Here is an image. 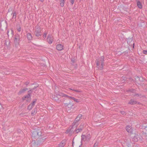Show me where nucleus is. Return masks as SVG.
I'll list each match as a JSON object with an SVG mask.
<instances>
[{
  "mask_svg": "<svg viewBox=\"0 0 147 147\" xmlns=\"http://www.w3.org/2000/svg\"><path fill=\"white\" fill-rule=\"evenodd\" d=\"M132 39L131 38L130 39H128L127 40V43H128V44H130V43L132 42Z\"/></svg>",
  "mask_w": 147,
  "mask_h": 147,
  "instance_id": "obj_29",
  "label": "nucleus"
},
{
  "mask_svg": "<svg viewBox=\"0 0 147 147\" xmlns=\"http://www.w3.org/2000/svg\"><path fill=\"white\" fill-rule=\"evenodd\" d=\"M29 83V82L28 81L26 82L25 83V84L26 86H27Z\"/></svg>",
  "mask_w": 147,
  "mask_h": 147,
  "instance_id": "obj_37",
  "label": "nucleus"
},
{
  "mask_svg": "<svg viewBox=\"0 0 147 147\" xmlns=\"http://www.w3.org/2000/svg\"><path fill=\"white\" fill-rule=\"evenodd\" d=\"M91 137V135L90 134H88L86 135H82L81 136V143L83 142H88Z\"/></svg>",
  "mask_w": 147,
  "mask_h": 147,
  "instance_id": "obj_3",
  "label": "nucleus"
},
{
  "mask_svg": "<svg viewBox=\"0 0 147 147\" xmlns=\"http://www.w3.org/2000/svg\"><path fill=\"white\" fill-rule=\"evenodd\" d=\"M82 115L81 114H79L78 115L77 117L72 123V126L71 127H69L66 131L65 133L66 134L70 133L71 134L73 133L74 129L73 127L76 126L77 127L78 125V122L82 117Z\"/></svg>",
  "mask_w": 147,
  "mask_h": 147,
  "instance_id": "obj_1",
  "label": "nucleus"
},
{
  "mask_svg": "<svg viewBox=\"0 0 147 147\" xmlns=\"http://www.w3.org/2000/svg\"><path fill=\"white\" fill-rule=\"evenodd\" d=\"M47 34V33L46 32H45L44 33L43 36V38H45L46 37Z\"/></svg>",
  "mask_w": 147,
  "mask_h": 147,
  "instance_id": "obj_32",
  "label": "nucleus"
},
{
  "mask_svg": "<svg viewBox=\"0 0 147 147\" xmlns=\"http://www.w3.org/2000/svg\"><path fill=\"white\" fill-rule=\"evenodd\" d=\"M74 91L76 92H82V91L81 90H74Z\"/></svg>",
  "mask_w": 147,
  "mask_h": 147,
  "instance_id": "obj_36",
  "label": "nucleus"
},
{
  "mask_svg": "<svg viewBox=\"0 0 147 147\" xmlns=\"http://www.w3.org/2000/svg\"><path fill=\"white\" fill-rule=\"evenodd\" d=\"M82 129H81L79 127V128L77 129H76L75 130V131L76 133H78L79 132H80L82 131Z\"/></svg>",
  "mask_w": 147,
  "mask_h": 147,
  "instance_id": "obj_20",
  "label": "nucleus"
},
{
  "mask_svg": "<svg viewBox=\"0 0 147 147\" xmlns=\"http://www.w3.org/2000/svg\"><path fill=\"white\" fill-rule=\"evenodd\" d=\"M130 80L131 81L132 80V79L131 78H130Z\"/></svg>",
  "mask_w": 147,
  "mask_h": 147,
  "instance_id": "obj_47",
  "label": "nucleus"
},
{
  "mask_svg": "<svg viewBox=\"0 0 147 147\" xmlns=\"http://www.w3.org/2000/svg\"><path fill=\"white\" fill-rule=\"evenodd\" d=\"M135 95H136V96H139L140 97L141 96V94H136Z\"/></svg>",
  "mask_w": 147,
  "mask_h": 147,
  "instance_id": "obj_41",
  "label": "nucleus"
},
{
  "mask_svg": "<svg viewBox=\"0 0 147 147\" xmlns=\"http://www.w3.org/2000/svg\"><path fill=\"white\" fill-rule=\"evenodd\" d=\"M142 53L143 54H144L147 55V50H144L143 51Z\"/></svg>",
  "mask_w": 147,
  "mask_h": 147,
  "instance_id": "obj_33",
  "label": "nucleus"
},
{
  "mask_svg": "<svg viewBox=\"0 0 147 147\" xmlns=\"http://www.w3.org/2000/svg\"><path fill=\"white\" fill-rule=\"evenodd\" d=\"M142 128L144 129H146L147 128V125H144V124L142 125Z\"/></svg>",
  "mask_w": 147,
  "mask_h": 147,
  "instance_id": "obj_30",
  "label": "nucleus"
},
{
  "mask_svg": "<svg viewBox=\"0 0 147 147\" xmlns=\"http://www.w3.org/2000/svg\"><path fill=\"white\" fill-rule=\"evenodd\" d=\"M145 136L146 137V139L147 140V131L145 133Z\"/></svg>",
  "mask_w": 147,
  "mask_h": 147,
  "instance_id": "obj_40",
  "label": "nucleus"
},
{
  "mask_svg": "<svg viewBox=\"0 0 147 147\" xmlns=\"http://www.w3.org/2000/svg\"><path fill=\"white\" fill-rule=\"evenodd\" d=\"M27 90H28V89L27 88L21 89L18 92V94L19 95L21 94L22 93H24V92L26 91Z\"/></svg>",
  "mask_w": 147,
  "mask_h": 147,
  "instance_id": "obj_15",
  "label": "nucleus"
},
{
  "mask_svg": "<svg viewBox=\"0 0 147 147\" xmlns=\"http://www.w3.org/2000/svg\"><path fill=\"white\" fill-rule=\"evenodd\" d=\"M74 97H71V96H69V99H72V98H74Z\"/></svg>",
  "mask_w": 147,
  "mask_h": 147,
  "instance_id": "obj_42",
  "label": "nucleus"
},
{
  "mask_svg": "<svg viewBox=\"0 0 147 147\" xmlns=\"http://www.w3.org/2000/svg\"><path fill=\"white\" fill-rule=\"evenodd\" d=\"M140 103L139 102H137L134 100V99H131L128 102V104L131 105H134L136 104H139Z\"/></svg>",
  "mask_w": 147,
  "mask_h": 147,
  "instance_id": "obj_11",
  "label": "nucleus"
},
{
  "mask_svg": "<svg viewBox=\"0 0 147 147\" xmlns=\"http://www.w3.org/2000/svg\"><path fill=\"white\" fill-rule=\"evenodd\" d=\"M98 143L96 142L94 144L93 147H98Z\"/></svg>",
  "mask_w": 147,
  "mask_h": 147,
  "instance_id": "obj_31",
  "label": "nucleus"
},
{
  "mask_svg": "<svg viewBox=\"0 0 147 147\" xmlns=\"http://www.w3.org/2000/svg\"><path fill=\"white\" fill-rule=\"evenodd\" d=\"M70 2L72 5H73L74 2V0H70Z\"/></svg>",
  "mask_w": 147,
  "mask_h": 147,
  "instance_id": "obj_38",
  "label": "nucleus"
},
{
  "mask_svg": "<svg viewBox=\"0 0 147 147\" xmlns=\"http://www.w3.org/2000/svg\"><path fill=\"white\" fill-rule=\"evenodd\" d=\"M9 30H8L7 31V35H8V36H9Z\"/></svg>",
  "mask_w": 147,
  "mask_h": 147,
  "instance_id": "obj_43",
  "label": "nucleus"
},
{
  "mask_svg": "<svg viewBox=\"0 0 147 147\" xmlns=\"http://www.w3.org/2000/svg\"><path fill=\"white\" fill-rule=\"evenodd\" d=\"M40 1L41 2H43L44 0H40Z\"/></svg>",
  "mask_w": 147,
  "mask_h": 147,
  "instance_id": "obj_46",
  "label": "nucleus"
},
{
  "mask_svg": "<svg viewBox=\"0 0 147 147\" xmlns=\"http://www.w3.org/2000/svg\"><path fill=\"white\" fill-rule=\"evenodd\" d=\"M32 90L31 89V90L28 91V94L22 98L23 100H25L27 99L26 101L28 102L30 100V94L32 92Z\"/></svg>",
  "mask_w": 147,
  "mask_h": 147,
  "instance_id": "obj_7",
  "label": "nucleus"
},
{
  "mask_svg": "<svg viewBox=\"0 0 147 147\" xmlns=\"http://www.w3.org/2000/svg\"><path fill=\"white\" fill-rule=\"evenodd\" d=\"M34 134H35L36 135H38V133L36 131H34L32 133V136L33 137H35V136L34 135Z\"/></svg>",
  "mask_w": 147,
  "mask_h": 147,
  "instance_id": "obj_23",
  "label": "nucleus"
},
{
  "mask_svg": "<svg viewBox=\"0 0 147 147\" xmlns=\"http://www.w3.org/2000/svg\"><path fill=\"white\" fill-rule=\"evenodd\" d=\"M104 57L103 56L96 59V66L98 69L100 70H102L103 69L104 65Z\"/></svg>",
  "mask_w": 147,
  "mask_h": 147,
  "instance_id": "obj_2",
  "label": "nucleus"
},
{
  "mask_svg": "<svg viewBox=\"0 0 147 147\" xmlns=\"http://www.w3.org/2000/svg\"><path fill=\"white\" fill-rule=\"evenodd\" d=\"M142 137L140 135H136L133 138V140L135 142H137L139 140H142Z\"/></svg>",
  "mask_w": 147,
  "mask_h": 147,
  "instance_id": "obj_8",
  "label": "nucleus"
},
{
  "mask_svg": "<svg viewBox=\"0 0 147 147\" xmlns=\"http://www.w3.org/2000/svg\"><path fill=\"white\" fill-rule=\"evenodd\" d=\"M44 141L43 139L42 138H40L38 140H33L32 141V144H33L34 146H37L40 145L42 144V143Z\"/></svg>",
  "mask_w": 147,
  "mask_h": 147,
  "instance_id": "obj_6",
  "label": "nucleus"
},
{
  "mask_svg": "<svg viewBox=\"0 0 147 147\" xmlns=\"http://www.w3.org/2000/svg\"><path fill=\"white\" fill-rule=\"evenodd\" d=\"M36 99H35L34 100V101L32 102L30 104H31L32 105L33 107L35 103L36 102Z\"/></svg>",
  "mask_w": 147,
  "mask_h": 147,
  "instance_id": "obj_26",
  "label": "nucleus"
},
{
  "mask_svg": "<svg viewBox=\"0 0 147 147\" xmlns=\"http://www.w3.org/2000/svg\"><path fill=\"white\" fill-rule=\"evenodd\" d=\"M17 30H18V31L19 32H20L21 31V27H18L17 28Z\"/></svg>",
  "mask_w": 147,
  "mask_h": 147,
  "instance_id": "obj_35",
  "label": "nucleus"
},
{
  "mask_svg": "<svg viewBox=\"0 0 147 147\" xmlns=\"http://www.w3.org/2000/svg\"><path fill=\"white\" fill-rule=\"evenodd\" d=\"M64 1H63V0H61L60 2V6L63 7L64 6Z\"/></svg>",
  "mask_w": 147,
  "mask_h": 147,
  "instance_id": "obj_25",
  "label": "nucleus"
},
{
  "mask_svg": "<svg viewBox=\"0 0 147 147\" xmlns=\"http://www.w3.org/2000/svg\"><path fill=\"white\" fill-rule=\"evenodd\" d=\"M69 89L71 90H73V91H74V89H72V88H69Z\"/></svg>",
  "mask_w": 147,
  "mask_h": 147,
  "instance_id": "obj_44",
  "label": "nucleus"
},
{
  "mask_svg": "<svg viewBox=\"0 0 147 147\" xmlns=\"http://www.w3.org/2000/svg\"><path fill=\"white\" fill-rule=\"evenodd\" d=\"M63 46L61 44H58L56 46V49L59 51H61L63 49Z\"/></svg>",
  "mask_w": 147,
  "mask_h": 147,
  "instance_id": "obj_13",
  "label": "nucleus"
},
{
  "mask_svg": "<svg viewBox=\"0 0 147 147\" xmlns=\"http://www.w3.org/2000/svg\"><path fill=\"white\" fill-rule=\"evenodd\" d=\"M2 107V106L1 105V104L0 103V109Z\"/></svg>",
  "mask_w": 147,
  "mask_h": 147,
  "instance_id": "obj_45",
  "label": "nucleus"
},
{
  "mask_svg": "<svg viewBox=\"0 0 147 147\" xmlns=\"http://www.w3.org/2000/svg\"><path fill=\"white\" fill-rule=\"evenodd\" d=\"M34 34L36 36L38 37L41 35L42 32L41 28L39 26H36L35 27L34 30Z\"/></svg>",
  "mask_w": 147,
  "mask_h": 147,
  "instance_id": "obj_5",
  "label": "nucleus"
},
{
  "mask_svg": "<svg viewBox=\"0 0 147 147\" xmlns=\"http://www.w3.org/2000/svg\"><path fill=\"white\" fill-rule=\"evenodd\" d=\"M66 144V142L65 140H63L62 142L60 143L57 147H63Z\"/></svg>",
  "mask_w": 147,
  "mask_h": 147,
  "instance_id": "obj_14",
  "label": "nucleus"
},
{
  "mask_svg": "<svg viewBox=\"0 0 147 147\" xmlns=\"http://www.w3.org/2000/svg\"><path fill=\"white\" fill-rule=\"evenodd\" d=\"M47 41L49 44H51L52 43L53 41V36L51 35H49L47 38Z\"/></svg>",
  "mask_w": 147,
  "mask_h": 147,
  "instance_id": "obj_9",
  "label": "nucleus"
},
{
  "mask_svg": "<svg viewBox=\"0 0 147 147\" xmlns=\"http://www.w3.org/2000/svg\"><path fill=\"white\" fill-rule=\"evenodd\" d=\"M137 5L138 7L140 9H141L142 7V5L141 3L139 1L137 2Z\"/></svg>",
  "mask_w": 147,
  "mask_h": 147,
  "instance_id": "obj_17",
  "label": "nucleus"
},
{
  "mask_svg": "<svg viewBox=\"0 0 147 147\" xmlns=\"http://www.w3.org/2000/svg\"><path fill=\"white\" fill-rule=\"evenodd\" d=\"M85 125V123H81L79 126V128L82 129L84 128V126Z\"/></svg>",
  "mask_w": 147,
  "mask_h": 147,
  "instance_id": "obj_21",
  "label": "nucleus"
},
{
  "mask_svg": "<svg viewBox=\"0 0 147 147\" xmlns=\"http://www.w3.org/2000/svg\"><path fill=\"white\" fill-rule=\"evenodd\" d=\"M126 131L129 133H131L132 132V129L131 126L128 125L126 126Z\"/></svg>",
  "mask_w": 147,
  "mask_h": 147,
  "instance_id": "obj_12",
  "label": "nucleus"
},
{
  "mask_svg": "<svg viewBox=\"0 0 147 147\" xmlns=\"http://www.w3.org/2000/svg\"><path fill=\"white\" fill-rule=\"evenodd\" d=\"M13 15L12 18L16 19V17L17 13L16 11H14V12L12 13L11 14Z\"/></svg>",
  "mask_w": 147,
  "mask_h": 147,
  "instance_id": "obj_19",
  "label": "nucleus"
},
{
  "mask_svg": "<svg viewBox=\"0 0 147 147\" xmlns=\"http://www.w3.org/2000/svg\"><path fill=\"white\" fill-rule=\"evenodd\" d=\"M14 42L16 46H18L19 45L20 42L21 40V37L18 33L16 34L14 37Z\"/></svg>",
  "mask_w": 147,
  "mask_h": 147,
  "instance_id": "obj_4",
  "label": "nucleus"
},
{
  "mask_svg": "<svg viewBox=\"0 0 147 147\" xmlns=\"http://www.w3.org/2000/svg\"><path fill=\"white\" fill-rule=\"evenodd\" d=\"M33 106L31 104L29 105L28 107V109L29 110L32 109L33 107Z\"/></svg>",
  "mask_w": 147,
  "mask_h": 147,
  "instance_id": "obj_24",
  "label": "nucleus"
},
{
  "mask_svg": "<svg viewBox=\"0 0 147 147\" xmlns=\"http://www.w3.org/2000/svg\"><path fill=\"white\" fill-rule=\"evenodd\" d=\"M120 112L121 113V114L123 115H125L126 114V113L125 111H120Z\"/></svg>",
  "mask_w": 147,
  "mask_h": 147,
  "instance_id": "obj_34",
  "label": "nucleus"
},
{
  "mask_svg": "<svg viewBox=\"0 0 147 147\" xmlns=\"http://www.w3.org/2000/svg\"><path fill=\"white\" fill-rule=\"evenodd\" d=\"M145 123V124H146V123Z\"/></svg>",
  "mask_w": 147,
  "mask_h": 147,
  "instance_id": "obj_49",
  "label": "nucleus"
},
{
  "mask_svg": "<svg viewBox=\"0 0 147 147\" xmlns=\"http://www.w3.org/2000/svg\"><path fill=\"white\" fill-rule=\"evenodd\" d=\"M37 112V109L36 108L34 109L32 111V115H34Z\"/></svg>",
  "mask_w": 147,
  "mask_h": 147,
  "instance_id": "obj_22",
  "label": "nucleus"
},
{
  "mask_svg": "<svg viewBox=\"0 0 147 147\" xmlns=\"http://www.w3.org/2000/svg\"><path fill=\"white\" fill-rule=\"evenodd\" d=\"M61 96H62V97H66L69 98V96H68L67 95H66L64 94H61Z\"/></svg>",
  "mask_w": 147,
  "mask_h": 147,
  "instance_id": "obj_27",
  "label": "nucleus"
},
{
  "mask_svg": "<svg viewBox=\"0 0 147 147\" xmlns=\"http://www.w3.org/2000/svg\"><path fill=\"white\" fill-rule=\"evenodd\" d=\"M61 95H58L57 96H52V98L53 100H55L56 102H60L61 101L59 99V98H60V97Z\"/></svg>",
  "mask_w": 147,
  "mask_h": 147,
  "instance_id": "obj_10",
  "label": "nucleus"
},
{
  "mask_svg": "<svg viewBox=\"0 0 147 147\" xmlns=\"http://www.w3.org/2000/svg\"><path fill=\"white\" fill-rule=\"evenodd\" d=\"M11 33L12 35V36H13L14 34V32L13 30L11 29Z\"/></svg>",
  "mask_w": 147,
  "mask_h": 147,
  "instance_id": "obj_39",
  "label": "nucleus"
},
{
  "mask_svg": "<svg viewBox=\"0 0 147 147\" xmlns=\"http://www.w3.org/2000/svg\"><path fill=\"white\" fill-rule=\"evenodd\" d=\"M27 35V38L29 40H30L32 39V37L31 33H28Z\"/></svg>",
  "mask_w": 147,
  "mask_h": 147,
  "instance_id": "obj_16",
  "label": "nucleus"
},
{
  "mask_svg": "<svg viewBox=\"0 0 147 147\" xmlns=\"http://www.w3.org/2000/svg\"><path fill=\"white\" fill-rule=\"evenodd\" d=\"M64 104L66 106H67L68 108H69L70 109L72 108L73 106V105L70 103H69V104L65 103Z\"/></svg>",
  "mask_w": 147,
  "mask_h": 147,
  "instance_id": "obj_18",
  "label": "nucleus"
},
{
  "mask_svg": "<svg viewBox=\"0 0 147 147\" xmlns=\"http://www.w3.org/2000/svg\"><path fill=\"white\" fill-rule=\"evenodd\" d=\"M128 147H130V146H128Z\"/></svg>",
  "mask_w": 147,
  "mask_h": 147,
  "instance_id": "obj_48",
  "label": "nucleus"
},
{
  "mask_svg": "<svg viewBox=\"0 0 147 147\" xmlns=\"http://www.w3.org/2000/svg\"><path fill=\"white\" fill-rule=\"evenodd\" d=\"M72 100H73L74 101L76 102H79V100L77 99L76 98L74 97V98H72Z\"/></svg>",
  "mask_w": 147,
  "mask_h": 147,
  "instance_id": "obj_28",
  "label": "nucleus"
}]
</instances>
